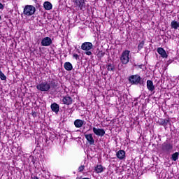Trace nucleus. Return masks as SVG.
<instances>
[{
  "mask_svg": "<svg viewBox=\"0 0 179 179\" xmlns=\"http://www.w3.org/2000/svg\"><path fill=\"white\" fill-rule=\"evenodd\" d=\"M128 80L131 85H142V78L138 74L130 76Z\"/></svg>",
  "mask_w": 179,
  "mask_h": 179,
  "instance_id": "1",
  "label": "nucleus"
},
{
  "mask_svg": "<svg viewBox=\"0 0 179 179\" xmlns=\"http://www.w3.org/2000/svg\"><path fill=\"white\" fill-rule=\"evenodd\" d=\"M36 13V7L33 5H26L24 8L23 14L25 16H32Z\"/></svg>",
  "mask_w": 179,
  "mask_h": 179,
  "instance_id": "2",
  "label": "nucleus"
},
{
  "mask_svg": "<svg viewBox=\"0 0 179 179\" xmlns=\"http://www.w3.org/2000/svg\"><path fill=\"white\" fill-rule=\"evenodd\" d=\"M131 52L129 50H124L122 52L121 57H120V61L123 65H127L128 62H129V53Z\"/></svg>",
  "mask_w": 179,
  "mask_h": 179,
  "instance_id": "3",
  "label": "nucleus"
},
{
  "mask_svg": "<svg viewBox=\"0 0 179 179\" xmlns=\"http://www.w3.org/2000/svg\"><path fill=\"white\" fill-rule=\"evenodd\" d=\"M162 150L164 153H166L169 155V153H171V151L173 150V144L166 141L162 144Z\"/></svg>",
  "mask_w": 179,
  "mask_h": 179,
  "instance_id": "4",
  "label": "nucleus"
},
{
  "mask_svg": "<svg viewBox=\"0 0 179 179\" xmlns=\"http://www.w3.org/2000/svg\"><path fill=\"white\" fill-rule=\"evenodd\" d=\"M36 89L41 92H48L50 90V84L48 82H43L36 85Z\"/></svg>",
  "mask_w": 179,
  "mask_h": 179,
  "instance_id": "5",
  "label": "nucleus"
},
{
  "mask_svg": "<svg viewBox=\"0 0 179 179\" xmlns=\"http://www.w3.org/2000/svg\"><path fill=\"white\" fill-rule=\"evenodd\" d=\"M41 44L43 47H50V45L52 44V39L48 36H46L41 40Z\"/></svg>",
  "mask_w": 179,
  "mask_h": 179,
  "instance_id": "6",
  "label": "nucleus"
},
{
  "mask_svg": "<svg viewBox=\"0 0 179 179\" xmlns=\"http://www.w3.org/2000/svg\"><path fill=\"white\" fill-rule=\"evenodd\" d=\"M93 48V43L90 42H85L81 45V50L83 51H90Z\"/></svg>",
  "mask_w": 179,
  "mask_h": 179,
  "instance_id": "7",
  "label": "nucleus"
},
{
  "mask_svg": "<svg viewBox=\"0 0 179 179\" xmlns=\"http://www.w3.org/2000/svg\"><path fill=\"white\" fill-rule=\"evenodd\" d=\"M93 132L97 136H104L106 135V131L103 129H98L96 127H93Z\"/></svg>",
  "mask_w": 179,
  "mask_h": 179,
  "instance_id": "8",
  "label": "nucleus"
},
{
  "mask_svg": "<svg viewBox=\"0 0 179 179\" xmlns=\"http://www.w3.org/2000/svg\"><path fill=\"white\" fill-rule=\"evenodd\" d=\"M73 3L76 6H78L80 9V10H82L83 8L86 6L85 0H73Z\"/></svg>",
  "mask_w": 179,
  "mask_h": 179,
  "instance_id": "9",
  "label": "nucleus"
},
{
  "mask_svg": "<svg viewBox=\"0 0 179 179\" xmlns=\"http://www.w3.org/2000/svg\"><path fill=\"white\" fill-rule=\"evenodd\" d=\"M63 104H66V106H71L73 103L72 98L69 96H66L62 99Z\"/></svg>",
  "mask_w": 179,
  "mask_h": 179,
  "instance_id": "10",
  "label": "nucleus"
},
{
  "mask_svg": "<svg viewBox=\"0 0 179 179\" xmlns=\"http://www.w3.org/2000/svg\"><path fill=\"white\" fill-rule=\"evenodd\" d=\"M85 139H87L88 143L90 145H94V138H93V134H85L84 135Z\"/></svg>",
  "mask_w": 179,
  "mask_h": 179,
  "instance_id": "11",
  "label": "nucleus"
},
{
  "mask_svg": "<svg viewBox=\"0 0 179 179\" xmlns=\"http://www.w3.org/2000/svg\"><path fill=\"white\" fill-rule=\"evenodd\" d=\"M147 89L150 92H155V90L156 87H155V85L153 84V81L148 80H147Z\"/></svg>",
  "mask_w": 179,
  "mask_h": 179,
  "instance_id": "12",
  "label": "nucleus"
},
{
  "mask_svg": "<svg viewBox=\"0 0 179 179\" xmlns=\"http://www.w3.org/2000/svg\"><path fill=\"white\" fill-rule=\"evenodd\" d=\"M50 108L52 111L55 113V114H58V113H59V105H58L57 103H52Z\"/></svg>",
  "mask_w": 179,
  "mask_h": 179,
  "instance_id": "13",
  "label": "nucleus"
},
{
  "mask_svg": "<svg viewBox=\"0 0 179 179\" xmlns=\"http://www.w3.org/2000/svg\"><path fill=\"white\" fill-rule=\"evenodd\" d=\"M157 52L159 54V55H161L162 58H167L168 57L167 52L166 50H164V49H163V48H158Z\"/></svg>",
  "mask_w": 179,
  "mask_h": 179,
  "instance_id": "14",
  "label": "nucleus"
},
{
  "mask_svg": "<svg viewBox=\"0 0 179 179\" xmlns=\"http://www.w3.org/2000/svg\"><path fill=\"white\" fill-rule=\"evenodd\" d=\"M116 156L117 159H120V160H124L125 159V151L122 150H120L117 153Z\"/></svg>",
  "mask_w": 179,
  "mask_h": 179,
  "instance_id": "15",
  "label": "nucleus"
},
{
  "mask_svg": "<svg viewBox=\"0 0 179 179\" xmlns=\"http://www.w3.org/2000/svg\"><path fill=\"white\" fill-rule=\"evenodd\" d=\"M74 125L76 128H82L83 127V120L77 119L74 121Z\"/></svg>",
  "mask_w": 179,
  "mask_h": 179,
  "instance_id": "16",
  "label": "nucleus"
},
{
  "mask_svg": "<svg viewBox=\"0 0 179 179\" xmlns=\"http://www.w3.org/2000/svg\"><path fill=\"white\" fill-rule=\"evenodd\" d=\"M43 8L45 10H51L52 9V4L50 1H45L43 3Z\"/></svg>",
  "mask_w": 179,
  "mask_h": 179,
  "instance_id": "17",
  "label": "nucleus"
},
{
  "mask_svg": "<svg viewBox=\"0 0 179 179\" xmlns=\"http://www.w3.org/2000/svg\"><path fill=\"white\" fill-rule=\"evenodd\" d=\"M159 125H162L163 127H167L169 124H170V120L169 119H160L159 121Z\"/></svg>",
  "mask_w": 179,
  "mask_h": 179,
  "instance_id": "18",
  "label": "nucleus"
},
{
  "mask_svg": "<svg viewBox=\"0 0 179 179\" xmlns=\"http://www.w3.org/2000/svg\"><path fill=\"white\" fill-rule=\"evenodd\" d=\"M64 69L66 71H72V69H73V66L71 62H66L64 63Z\"/></svg>",
  "mask_w": 179,
  "mask_h": 179,
  "instance_id": "19",
  "label": "nucleus"
},
{
  "mask_svg": "<svg viewBox=\"0 0 179 179\" xmlns=\"http://www.w3.org/2000/svg\"><path fill=\"white\" fill-rule=\"evenodd\" d=\"M50 86V89H52V90H54L56 87H58V83L55 82V80H51L48 83Z\"/></svg>",
  "mask_w": 179,
  "mask_h": 179,
  "instance_id": "20",
  "label": "nucleus"
},
{
  "mask_svg": "<svg viewBox=\"0 0 179 179\" xmlns=\"http://www.w3.org/2000/svg\"><path fill=\"white\" fill-rule=\"evenodd\" d=\"M171 29H174L175 30H177V29H178L179 27V22L176 20H173L171 22Z\"/></svg>",
  "mask_w": 179,
  "mask_h": 179,
  "instance_id": "21",
  "label": "nucleus"
},
{
  "mask_svg": "<svg viewBox=\"0 0 179 179\" xmlns=\"http://www.w3.org/2000/svg\"><path fill=\"white\" fill-rule=\"evenodd\" d=\"M96 173H103L104 171V168L101 165H97L95 168Z\"/></svg>",
  "mask_w": 179,
  "mask_h": 179,
  "instance_id": "22",
  "label": "nucleus"
},
{
  "mask_svg": "<svg viewBox=\"0 0 179 179\" xmlns=\"http://www.w3.org/2000/svg\"><path fill=\"white\" fill-rule=\"evenodd\" d=\"M178 156H179V152H175L172 155L171 159L173 160V162H177L178 160Z\"/></svg>",
  "mask_w": 179,
  "mask_h": 179,
  "instance_id": "23",
  "label": "nucleus"
},
{
  "mask_svg": "<svg viewBox=\"0 0 179 179\" xmlns=\"http://www.w3.org/2000/svg\"><path fill=\"white\" fill-rule=\"evenodd\" d=\"M114 69H115V66L114 64L110 63L108 64V71H110V72H114Z\"/></svg>",
  "mask_w": 179,
  "mask_h": 179,
  "instance_id": "24",
  "label": "nucleus"
},
{
  "mask_svg": "<svg viewBox=\"0 0 179 179\" xmlns=\"http://www.w3.org/2000/svg\"><path fill=\"white\" fill-rule=\"evenodd\" d=\"M145 45V41H142L138 45V50L141 51L142 48H143V46Z\"/></svg>",
  "mask_w": 179,
  "mask_h": 179,
  "instance_id": "25",
  "label": "nucleus"
},
{
  "mask_svg": "<svg viewBox=\"0 0 179 179\" xmlns=\"http://www.w3.org/2000/svg\"><path fill=\"white\" fill-rule=\"evenodd\" d=\"M103 55H106V52L101 50L98 52L99 58H103Z\"/></svg>",
  "mask_w": 179,
  "mask_h": 179,
  "instance_id": "26",
  "label": "nucleus"
},
{
  "mask_svg": "<svg viewBox=\"0 0 179 179\" xmlns=\"http://www.w3.org/2000/svg\"><path fill=\"white\" fill-rule=\"evenodd\" d=\"M83 170H85V166L81 165L80 166H79L78 171H80V173H82V171H83Z\"/></svg>",
  "mask_w": 179,
  "mask_h": 179,
  "instance_id": "27",
  "label": "nucleus"
},
{
  "mask_svg": "<svg viewBox=\"0 0 179 179\" xmlns=\"http://www.w3.org/2000/svg\"><path fill=\"white\" fill-rule=\"evenodd\" d=\"M73 58H75V59L78 60L79 59V55L78 54H76V53H74L73 55Z\"/></svg>",
  "mask_w": 179,
  "mask_h": 179,
  "instance_id": "28",
  "label": "nucleus"
},
{
  "mask_svg": "<svg viewBox=\"0 0 179 179\" xmlns=\"http://www.w3.org/2000/svg\"><path fill=\"white\" fill-rule=\"evenodd\" d=\"M171 62H173V60H171V59L168 60L166 62V66H169V64H171Z\"/></svg>",
  "mask_w": 179,
  "mask_h": 179,
  "instance_id": "29",
  "label": "nucleus"
},
{
  "mask_svg": "<svg viewBox=\"0 0 179 179\" xmlns=\"http://www.w3.org/2000/svg\"><path fill=\"white\" fill-rule=\"evenodd\" d=\"M86 55H92V52L87 50V52H85Z\"/></svg>",
  "mask_w": 179,
  "mask_h": 179,
  "instance_id": "30",
  "label": "nucleus"
},
{
  "mask_svg": "<svg viewBox=\"0 0 179 179\" xmlns=\"http://www.w3.org/2000/svg\"><path fill=\"white\" fill-rule=\"evenodd\" d=\"M31 179H39L38 177L35 176H31Z\"/></svg>",
  "mask_w": 179,
  "mask_h": 179,
  "instance_id": "31",
  "label": "nucleus"
},
{
  "mask_svg": "<svg viewBox=\"0 0 179 179\" xmlns=\"http://www.w3.org/2000/svg\"><path fill=\"white\" fill-rule=\"evenodd\" d=\"M4 6H3V4H2L1 2H0V9H3Z\"/></svg>",
  "mask_w": 179,
  "mask_h": 179,
  "instance_id": "32",
  "label": "nucleus"
},
{
  "mask_svg": "<svg viewBox=\"0 0 179 179\" xmlns=\"http://www.w3.org/2000/svg\"><path fill=\"white\" fill-rule=\"evenodd\" d=\"M83 179H90V178H83Z\"/></svg>",
  "mask_w": 179,
  "mask_h": 179,
  "instance_id": "33",
  "label": "nucleus"
},
{
  "mask_svg": "<svg viewBox=\"0 0 179 179\" xmlns=\"http://www.w3.org/2000/svg\"><path fill=\"white\" fill-rule=\"evenodd\" d=\"M34 2H37V0H33Z\"/></svg>",
  "mask_w": 179,
  "mask_h": 179,
  "instance_id": "34",
  "label": "nucleus"
},
{
  "mask_svg": "<svg viewBox=\"0 0 179 179\" xmlns=\"http://www.w3.org/2000/svg\"><path fill=\"white\" fill-rule=\"evenodd\" d=\"M0 20H1V15H0Z\"/></svg>",
  "mask_w": 179,
  "mask_h": 179,
  "instance_id": "35",
  "label": "nucleus"
}]
</instances>
